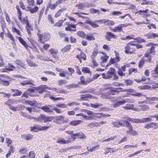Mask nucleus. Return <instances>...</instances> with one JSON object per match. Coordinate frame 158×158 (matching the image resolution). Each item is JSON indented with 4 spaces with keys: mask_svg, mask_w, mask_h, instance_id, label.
<instances>
[{
    "mask_svg": "<svg viewBox=\"0 0 158 158\" xmlns=\"http://www.w3.org/2000/svg\"><path fill=\"white\" fill-rule=\"evenodd\" d=\"M152 118H142L141 119L135 118L132 119L129 117H127L125 119H126L127 120H129L132 123H145L146 122H151L152 120L151 119Z\"/></svg>",
    "mask_w": 158,
    "mask_h": 158,
    "instance_id": "f257e3e1",
    "label": "nucleus"
},
{
    "mask_svg": "<svg viewBox=\"0 0 158 158\" xmlns=\"http://www.w3.org/2000/svg\"><path fill=\"white\" fill-rule=\"evenodd\" d=\"M37 35L38 38V41L42 43H43L44 41H47L48 40L50 37V34L46 32L43 34L37 32Z\"/></svg>",
    "mask_w": 158,
    "mask_h": 158,
    "instance_id": "f03ea898",
    "label": "nucleus"
},
{
    "mask_svg": "<svg viewBox=\"0 0 158 158\" xmlns=\"http://www.w3.org/2000/svg\"><path fill=\"white\" fill-rule=\"evenodd\" d=\"M114 88L113 87H107L104 88V90H108L107 94H102L101 96L102 98L103 99H110L111 98L110 94L114 95L118 93V92L114 89Z\"/></svg>",
    "mask_w": 158,
    "mask_h": 158,
    "instance_id": "7ed1b4c3",
    "label": "nucleus"
},
{
    "mask_svg": "<svg viewBox=\"0 0 158 158\" xmlns=\"http://www.w3.org/2000/svg\"><path fill=\"white\" fill-rule=\"evenodd\" d=\"M123 121L125 122L127 127L129 129V130L127 131V134L132 135H138V132L133 129V127L131 123L125 119L123 120Z\"/></svg>",
    "mask_w": 158,
    "mask_h": 158,
    "instance_id": "20e7f679",
    "label": "nucleus"
},
{
    "mask_svg": "<svg viewBox=\"0 0 158 158\" xmlns=\"http://www.w3.org/2000/svg\"><path fill=\"white\" fill-rule=\"evenodd\" d=\"M135 45V44L131 42H129L126 45L125 47V52L126 54H131L135 51V48L131 47V46Z\"/></svg>",
    "mask_w": 158,
    "mask_h": 158,
    "instance_id": "39448f33",
    "label": "nucleus"
},
{
    "mask_svg": "<svg viewBox=\"0 0 158 158\" xmlns=\"http://www.w3.org/2000/svg\"><path fill=\"white\" fill-rule=\"evenodd\" d=\"M54 122L58 124L67 123V121L64 119V117L62 116H59L55 117Z\"/></svg>",
    "mask_w": 158,
    "mask_h": 158,
    "instance_id": "423d86ee",
    "label": "nucleus"
},
{
    "mask_svg": "<svg viewBox=\"0 0 158 158\" xmlns=\"http://www.w3.org/2000/svg\"><path fill=\"white\" fill-rule=\"evenodd\" d=\"M123 108L126 110H132L136 111H140V109L137 108H134V105L133 104H127Z\"/></svg>",
    "mask_w": 158,
    "mask_h": 158,
    "instance_id": "0eeeda50",
    "label": "nucleus"
},
{
    "mask_svg": "<svg viewBox=\"0 0 158 158\" xmlns=\"http://www.w3.org/2000/svg\"><path fill=\"white\" fill-rule=\"evenodd\" d=\"M88 3H85L84 2H82L77 4L75 6L77 8L80 10H84L86 6H88Z\"/></svg>",
    "mask_w": 158,
    "mask_h": 158,
    "instance_id": "6e6552de",
    "label": "nucleus"
},
{
    "mask_svg": "<svg viewBox=\"0 0 158 158\" xmlns=\"http://www.w3.org/2000/svg\"><path fill=\"white\" fill-rule=\"evenodd\" d=\"M106 34V35L105 36L106 39L108 41H110L111 39L112 38H115V35L114 34L110 32H107Z\"/></svg>",
    "mask_w": 158,
    "mask_h": 158,
    "instance_id": "1a4fd4ad",
    "label": "nucleus"
},
{
    "mask_svg": "<svg viewBox=\"0 0 158 158\" xmlns=\"http://www.w3.org/2000/svg\"><path fill=\"white\" fill-rule=\"evenodd\" d=\"M152 76L154 78H158V65H156L154 70L151 71Z\"/></svg>",
    "mask_w": 158,
    "mask_h": 158,
    "instance_id": "9d476101",
    "label": "nucleus"
},
{
    "mask_svg": "<svg viewBox=\"0 0 158 158\" xmlns=\"http://www.w3.org/2000/svg\"><path fill=\"white\" fill-rule=\"evenodd\" d=\"M148 10V9H147L145 10H140L136 12H135V14H137L138 15H143V16H148V14H147V13Z\"/></svg>",
    "mask_w": 158,
    "mask_h": 158,
    "instance_id": "9b49d317",
    "label": "nucleus"
},
{
    "mask_svg": "<svg viewBox=\"0 0 158 158\" xmlns=\"http://www.w3.org/2000/svg\"><path fill=\"white\" fill-rule=\"evenodd\" d=\"M27 8L28 11H29L31 14L36 12L39 9V7L37 6L33 8H31L30 6H28Z\"/></svg>",
    "mask_w": 158,
    "mask_h": 158,
    "instance_id": "f8f14e48",
    "label": "nucleus"
},
{
    "mask_svg": "<svg viewBox=\"0 0 158 158\" xmlns=\"http://www.w3.org/2000/svg\"><path fill=\"white\" fill-rule=\"evenodd\" d=\"M114 68H110V70H109L107 73V79L110 78L114 75Z\"/></svg>",
    "mask_w": 158,
    "mask_h": 158,
    "instance_id": "ddd939ff",
    "label": "nucleus"
},
{
    "mask_svg": "<svg viewBox=\"0 0 158 158\" xmlns=\"http://www.w3.org/2000/svg\"><path fill=\"white\" fill-rule=\"evenodd\" d=\"M11 90L12 92L14 93L12 94L13 97L20 96L22 94L21 91L18 89H12Z\"/></svg>",
    "mask_w": 158,
    "mask_h": 158,
    "instance_id": "4468645a",
    "label": "nucleus"
},
{
    "mask_svg": "<svg viewBox=\"0 0 158 158\" xmlns=\"http://www.w3.org/2000/svg\"><path fill=\"white\" fill-rule=\"evenodd\" d=\"M33 135L31 134H28L22 135L21 138L22 139H26L27 140H30L32 139Z\"/></svg>",
    "mask_w": 158,
    "mask_h": 158,
    "instance_id": "2eb2a0df",
    "label": "nucleus"
},
{
    "mask_svg": "<svg viewBox=\"0 0 158 158\" xmlns=\"http://www.w3.org/2000/svg\"><path fill=\"white\" fill-rule=\"evenodd\" d=\"M36 127V129L37 130V131H45L47 130L49 128V127L46 126H42L40 125H35Z\"/></svg>",
    "mask_w": 158,
    "mask_h": 158,
    "instance_id": "dca6fc26",
    "label": "nucleus"
},
{
    "mask_svg": "<svg viewBox=\"0 0 158 158\" xmlns=\"http://www.w3.org/2000/svg\"><path fill=\"white\" fill-rule=\"evenodd\" d=\"M18 39L20 43L24 46L27 51H28L29 49L28 48V46L25 41L21 37H19Z\"/></svg>",
    "mask_w": 158,
    "mask_h": 158,
    "instance_id": "f3484780",
    "label": "nucleus"
},
{
    "mask_svg": "<svg viewBox=\"0 0 158 158\" xmlns=\"http://www.w3.org/2000/svg\"><path fill=\"white\" fill-rule=\"evenodd\" d=\"M154 48L153 46H151V48L147 50L145 55V56L146 57H148L150 53L154 55L155 54V52L154 51Z\"/></svg>",
    "mask_w": 158,
    "mask_h": 158,
    "instance_id": "a211bd4d",
    "label": "nucleus"
},
{
    "mask_svg": "<svg viewBox=\"0 0 158 158\" xmlns=\"http://www.w3.org/2000/svg\"><path fill=\"white\" fill-rule=\"evenodd\" d=\"M71 142V141L69 140H65L64 138L58 139L56 143L60 144H68Z\"/></svg>",
    "mask_w": 158,
    "mask_h": 158,
    "instance_id": "6ab92c4d",
    "label": "nucleus"
},
{
    "mask_svg": "<svg viewBox=\"0 0 158 158\" xmlns=\"http://www.w3.org/2000/svg\"><path fill=\"white\" fill-rule=\"evenodd\" d=\"M76 58L78 59L81 63V58H82L84 60H86V56L85 54L83 52H81L80 53V55H77Z\"/></svg>",
    "mask_w": 158,
    "mask_h": 158,
    "instance_id": "aec40b11",
    "label": "nucleus"
},
{
    "mask_svg": "<svg viewBox=\"0 0 158 158\" xmlns=\"http://www.w3.org/2000/svg\"><path fill=\"white\" fill-rule=\"evenodd\" d=\"M126 103V101L125 100H123L122 101L118 102L112 104L113 107L114 108H116L119 106L120 105H123Z\"/></svg>",
    "mask_w": 158,
    "mask_h": 158,
    "instance_id": "412c9836",
    "label": "nucleus"
},
{
    "mask_svg": "<svg viewBox=\"0 0 158 158\" xmlns=\"http://www.w3.org/2000/svg\"><path fill=\"white\" fill-rule=\"evenodd\" d=\"M20 84L23 86L27 85H29L33 86L35 85L34 84V83L31 82V81L28 80H27L25 81H23V82H21Z\"/></svg>",
    "mask_w": 158,
    "mask_h": 158,
    "instance_id": "4be33fe9",
    "label": "nucleus"
},
{
    "mask_svg": "<svg viewBox=\"0 0 158 158\" xmlns=\"http://www.w3.org/2000/svg\"><path fill=\"white\" fill-rule=\"evenodd\" d=\"M103 23H104L105 25L108 26H112L114 25L115 23L113 21L104 19Z\"/></svg>",
    "mask_w": 158,
    "mask_h": 158,
    "instance_id": "5701e85b",
    "label": "nucleus"
},
{
    "mask_svg": "<svg viewBox=\"0 0 158 158\" xmlns=\"http://www.w3.org/2000/svg\"><path fill=\"white\" fill-rule=\"evenodd\" d=\"M41 108L46 112L49 113L52 112V110L46 105L42 107Z\"/></svg>",
    "mask_w": 158,
    "mask_h": 158,
    "instance_id": "b1692460",
    "label": "nucleus"
},
{
    "mask_svg": "<svg viewBox=\"0 0 158 158\" xmlns=\"http://www.w3.org/2000/svg\"><path fill=\"white\" fill-rule=\"evenodd\" d=\"M66 10V9L65 8H62L59 10L56 13L55 15V18H57L58 17H59L60 15L64 11Z\"/></svg>",
    "mask_w": 158,
    "mask_h": 158,
    "instance_id": "393cba45",
    "label": "nucleus"
},
{
    "mask_svg": "<svg viewBox=\"0 0 158 158\" xmlns=\"http://www.w3.org/2000/svg\"><path fill=\"white\" fill-rule=\"evenodd\" d=\"M28 40L31 43L32 47L35 49L36 51H38V49L37 48L36 46L35 45V42L34 40L30 38H27Z\"/></svg>",
    "mask_w": 158,
    "mask_h": 158,
    "instance_id": "a878e982",
    "label": "nucleus"
},
{
    "mask_svg": "<svg viewBox=\"0 0 158 158\" xmlns=\"http://www.w3.org/2000/svg\"><path fill=\"white\" fill-rule=\"evenodd\" d=\"M9 67L6 69H4L2 70L3 72H6V70H9L10 71H13L14 69H15V67L12 65L11 64H9Z\"/></svg>",
    "mask_w": 158,
    "mask_h": 158,
    "instance_id": "bb28decb",
    "label": "nucleus"
},
{
    "mask_svg": "<svg viewBox=\"0 0 158 158\" xmlns=\"http://www.w3.org/2000/svg\"><path fill=\"white\" fill-rule=\"evenodd\" d=\"M140 108H139L141 110L145 111L149 109L148 106L146 104H143L141 105H139L138 106Z\"/></svg>",
    "mask_w": 158,
    "mask_h": 158,
    "instance_id": "cd10ccee",
    "label": "nucleus"
},
{
    "mask_svg": "<svg viewBox=\"0 0 158 158\" xmlns=\"http://www.w3.org/2000/svg\"><path fill=\"white\" fill-rule=\"evenodd\" d=\"M25 102L30 105L33 106H36L37 105V102L36 101H25Z\"/></svg>",
    "mask_w": 158,
    "mask_h": 158,
    "instance_id": "c85d7f7f",
    "label": "nucleus"
},
{
    "mask_svg": "<svg viewBox=\"0 0 158 158\" xmlns=\"http://www.w3.org/2000/svg\"><path fill=\"white\" fill-rule=\"evenodd\" d=\"M81 122V120H75L72 121L70 124L72 126H76L80 124Z\"/></svg>",
    "mask_w": 158,
    "mask_h": 158,
    "instance_id": "c756f323",
    "label": "nucleus"
},
{
    "mask_svg": "<svg viewBox=\"0 0 158 158\" xmlns=\"http://www.w3.org/2000/svg\"><path fill=\"white\" fill-rule=\"evenodd\" d=\"M56 6L55 5V3L54 4H51L50 3H49L47 5V8L46 9V10H47V9L48 8H49L51 10H54L56 8Z\"/></svg>",
    "mask_w": 158,
    "mask_h": 158,
    "instance_id": "7c9ffc66",
    "label": "nucleus"
},
{
    "mask_svg": "<svg viewBox=\"0 0 158 158\" xmlns=\"http://www.w3.org/2000/svg\"><path fill=\"white\" fill-rule=\"evenodd\" d=\"M156 37H158V35L153 33H150L147 35L148 39H153Z\"/></svg>",
    "mask_w": 158,
    "mask_h": 158,
    "instance_id": "2f4dec72",
    "label": "nucleus"
},
{
    "mask_svg": "<svg viewBox=\"0 0 158 158\" xmlns=\"http://www.w3.org/2000/svg\"><path fill=\"white\" fill-rule=\"evenodd\" d=\"M144 97H145L149 101H158V97H148L146 95H144Z\"/></svg>",
    "mask_w": 158,
    "mask_h": 158,
    "instance_id": "473e14b6",
    "label": "nucleus"
},
{
    "mask_svg": "<svg viewBox=\"0 0 158 158\" xmlns=\"http://www.w3.org/2000/svg\"><path fill=\"white\" fill-rule=\"evenodd\" d=\"M53 91H55L58 93L64 94L66 93V90L64 89H57L53 88Z\"/></svg>",
    "mask_w": 158,
    "mask_h": 158,
    "instance_id": "72a5a7b5",
    "label": "nucleus"
},
{
    "mask_svg": "<svg viewBox=\"0 0 158 158\" xmlns=\"http://www.w3.org/2000/svg\"><path fill=\"white\" fill-rule=\"evenodd\" d=\"M53 119V118L51 116H45L44 115V122L46 123L48 122H51Z\"/></svg>",
    "mask_w": 158,
    "mask_h": 158,
    "instance_id": "f704fd0d",
    "label": "nucleus"
},
{
    "mask_svg": "<svg viewBox=\"0 0 158 158\" xmlns=\"http://www.w3.org/2000/svg\"><path fill=\"white\" fill-rule=\"evenodd\" d=\"M76 134L78 138L83 139L85 137V135L82 132H80L76 133Z\"/></svg>",
    "mask_w": 158,
    "mask_h": 158,
    "instance_id": "c9c22d12",
    "label": "nucleus"
},
{
    "mask_svg": "<svg viewBox=\"0 0 158 158\" xmlns=\"http://www.w3.org/2000/svg\"><path fill=\"white\" fill-rule=\"evenodd\" d=\"M15 62L17 64L20 65L23 68H24L25 66L24 64L23 63L22 61L19 59L15 60Z\"/></svg>",
    "mask_w": 158,
    "mask_h": 158,
    "instance_id": "e433bc0d",
    "label": "nucleus"
},
{
    "mask_svg": "<svg viewBox=\"0 0 158 158\" xmlns=\"http://www.w3.org/2000/svg\"><path fill=\"white\" fill-rule=\"evenodd\" d=\"M98 65V63H97L94 59L92 60L90 63V66L93 68H94L95 67L97 66Z\"/></svg>",
    "mask_w": 158,
    "mask_h": 158,
    "instance_id": "4c0bfd02",
    "label": "nucleus"
},
{
    "mask_svg": "<svg viewBox=\"0 0 158 158\" xmlns=\"http://www.w3.org/2000/svg\"><path fill=\"white\" fill-rule=\"evenodd\" d=\"M70 47L71 45H67L61 50V51L63 53L69 50L70 49Z\"/></svg>",
    "mask_w": 158,
    "mask_h": 158,
    "instance_id": "58836bf2",
    "label": "nucleus"
},
{
    "mask_svg": "<svg viewBox=\"0 0 158 158\" xmlns=\"http://www.w3.org/2000/svg\"><path fill=\"white\" fill-rule=\"evenodd\" d=\"M111 150H112L111 148L106 147L104 149V154L105 155H106L109 153H111Z\"/></svg>",
    "mask_w": 158,
    "mask_h": 158,
    "instance_id": "ea45409f",
    "label": "nucleus"
},
{
    "mask_svg": "<svg viewBox=\"0 0 158 158\" xmlns=\"http://www.w3.org/2000/svg\"><path fill=\"white\" fill-rule=\"evenodd\" d=\"M111 31L114 32H117V31H122V28H121L119 25H118V26L115 27L113 29H112Z\"/></svg>",
    "mask_w": 158,
    "mask_h": 158,
    "instance_id": "a19ab883",
    "label": "nucleus"
},
{
    "mask_svg": "<svg viewBox=\"0 0 158 158\" xmlns=\"http://www.w3.org/2000/svg\"><path fill=\"white\" fill-rule=\"evenodd\" d=\"M90 105L91 107L94 108H96L102 106V105L101 104L96 103L95 104L91 103Z\"/></svg>",
    "mask_w": 158,
    "mask_h": 158,
    "instance_id": "79ce46f5",
    "label": "nucleus"
},
{
    "mask_svg": "<svg viewBox=\"0 0 158 158\" xmlns=\"http://www.w3.org/2000/svg\"><path fill=\"white\" fill-rule=\"evenodd\" d=\"M87 23L94 28H95L99 26L98 25L95 23L94 22H92L90 21H88Z\"/></svg>",
    "mask_w": 158,
    "mask_h": 158,
    "instance_id": "37998d69",
    "label": "nucleus"
},
{
    "mask_svg": "<svg viewBox=\"0 0 158 158\" xmlns=\"http://www.w3.org/2000/svg\"><path fill=\"white\" fill-rule=\"evenodd\" d=\"M116 138L115 136H113L112 137H111L109 138H108L107 139H105L104 140L103 139H101L100 141L101 142H103L105 141H110L111 140H112L113 139H115Z\"/></svg>",
    "mask_w": 158,
    "mask_h": 158,
    "instance_id": "c03bdc74",
    "label": "nucleus"
},
{
    "mask_svg": "<svg viewBox=\"0 0 158 158\" xmlns=\"http://www.w3.org/2000/svg\"><path fill=\"white\" fill-rule=\"evenodd\" d=\"M77 35L81 38H84L86 36V34L83 31H78L77 32Z\"/></svg>",
    "mask_w": 158,
    "mask_h": 158,
    "instance_id": "a18cd8bd",
    "label": "nucleus"
},
{
    "mask_svg": "<svg viewBox=\"0 0 158 158\" xmlns=\"http://www.w3.org/2000/svg\"><path fill=\"white\" fill-rule=\"evenodd\" d=\"M27 62L28 64L30 66L36 67L38 66L37 65L31 61V60H27Z\"/></svg>",
    "mask_w": 158,
    "mask_h": 158,
    "instance_id": "49530a36",
    "label": "nucleus"
},
{
    "mask_svg": "<svg viewBox=\"0 0 158 158\" xmlns=\"http://www.w3.org/2000/svg\"><path fill=\"white\" fill-rule=\"evenodd\" d=\"M88 127H90L91 128H92L93 127H98V122H94V123H89L88 125Z\"/></svg>",
    "mask_w": 158,
    "mask_h": 158,
    "instance_id": "de8ad7c7",
    "label": "nucleus"
},
{
    "mask_svg": "<svg viewBox=\"0 0 158 158\" xmlns=\"http://www.w3.org/2000/svg\"><path fill=\"white\" fill-rule=\"evenodd\" d=\"M108 57V56L106 55V54H104L101 57V59L103 62H105L107 61Z\"/></svg>",
    "mask_w": 158,
    "mask_h": 158,
    "instance_id": "09e8293b",
    "label": "nucleus"
},
{
    "mask_svg": "<svg viewBox=\"0 0 158 158\" xmlns=\"http://www.w3.org/2000/svg\"><path fill=\"white\" fill-rule=\"evenodd\" d=\"M98 52V50L97 49H94V50L91 56V58L92 60L94 59L95 57L97 55Z\"/></svg>",
    "mask_w": 158,
    "mask_h": 158,
    "instance_id": "8fccbe9b",
    "label": "nucleus"
},
{
    "mask_svg": "<svg viewBox=\"0 0 158 158\" xmlns=\"http://www.w3.org/2000/svg\"><path fill=\"white\" fill-rule=\"evenodd\" d=\"M82 71L84 73H87L91 74V72L90 71L89 69L87 67L83 68L82 69Z\"/></svg>",
    "mask_w": 158,
    "mask_h": 158,
    "instance_id": "3c124183",
    "label": "nucleus"
},
{
    "mask_svg": "<svg viewBox=\"0 0 158 158\" xmlns=\"http://www.w3.org/2000/svg\"><path fill=\"white\" fill-rule=\"evenodd\" d=\"M44 115L41 114L38 118H36L35 120L38 122H42L44 120Z\"/></svg>",
    "mask_w": 158,
    "mask_h": 158,
    "instance_id": "603ef678",
    "label": "nucleus"
},
{
    "mask_svg": "<svg viewBox=\"0 0 158 158\" xmlns=\"http://www.w3.org/2000/svg\"><path fill=\"white\" fill-rule=\"evenodd\" d=\"M151 88V86L149 85H145L139 87L140 89H148Z\"/></svg>",
    "mask_w": 158,
    "mask_h": 158,
    "instance_id": "864d4df0",
    "label": "nucleus"
},
{
    "mask_svg": "<svg viewBox=\"0 0 158 158\" xmlns=\"http://www.w3.org/2000/svg\"><path fill=\"white\" fill-rule=\"evenodd\" d=\"M98 146H96L93 147L92 148H91L90 147H87V148L88 151H89V152H92V151H95L96 149H98Z\"/></svg>",
    "mask_w": 158,
    "mask_h": 158,
    "instance_id": "5fc2aeb1",
    "label": "nucleus"
},
{
    "mask_svg": "<svg viewBox=\"0 0 158 158\" xmlns=\"http://www.w3.org/2000/svg\"><path fill=\"white\" fill-rule=\"evenodd\" d=\"M1 84L5 86H8L10 85V82L7 81L2 80L1 81Z\"/></svg>",
    "mask_w": 158,
    "mask_h": 158,
    "instance_id": "6e6d98bb",
    "label": "nucleus"
},
{
    "mask_svg": "<svg viewBox=\"0 0 158 158\" xmlns=\"http://www.w3.org/2000/svg\"><path fill=\"white\" fill-rule=\"evenodd\" d=\"M99 10H96L94 8H91L90 10V12L92 14H95L97 13H98V14L99 15Z\"/></svg>",
    "mask_w": 158,
    "mask_h": 158,
    "instance_id": "4d7b16f0",
    "label": "nucleus"
},
{
    "mask_svg": "<svg viewBox=\"0 0 158 158\" xmlns=\"http://www.w3.org/2000/svg\"><path fill=\"white\" fill-rule=\"evenodd\" d=\"M86 39L90 41L94 40H95V38L92 35H87L86 37Z\"/></svg>",
    "mask_w": 158,
    "mask_h": 158,
    "instance_id": "13d9d810",
    "label": "nucleus"
},
{
    "mask_svg": "<svg viewBox=\"0 0 158 158\" xmlns=\"http://www.w3.org/2000/svg\"><path fill=\"white\" fill-rule=\"evenodd\" d=\"M124 83L127 86H129L132 85L133 83V82L131 80H127L125 81Z\"/></svg>",
    "mask_w": 158,
    "mask_h": 158,
    "instance_id": "bf43d9fd",
    "label": "nucleus"
},
{
    "mask_svg": "<svg viewBox=\"0 0 158 158\" xmlns=\"http://www.w3.org/2000/svg\"><path fill=\"white\" fill-rule=\"evenodd\" d=\"M27 2L28 5V6H34L35 2L34 0H27Z\"/></svg>",
    "mask_w": 158,
    "mask_h": 158,
    "instance_id": "052dcab7",
    "label": "nucleus"
},
{
    "mask_svg": "<svg viewBox=\"0 0 158 158\" xmlns=\"http://www.w3.org/2000/svg\"><path fill=\"white\" fill-rule=\"evenodd\" d=\"M66 83V81L63 80H59L57 81V84L59 85H61L63 84Z\"/></svg>",
    "mask_w": 158,
    "mask_h": 158,
    "instance_id": "680f3d73",
    "label": "nucleus"
},
{
    "mask_svg": "<svg viewBox=\"0 0 158 158\" xmlns=\"http://www.w3.org/2000/svg\"><path fill=\"white\" fill-rule=\"evenodd\" d=\"M44 8L43 7L41 10H40V12L39 14V20H40L42 17L43 13L44 12Z\"/></svg>",
    "mask_w": 158,
    "mask_h": 158,
    "instance_id": "e2e57ef3",
    "label": "nucleus"
},
{
    "mask_svg": "<svg viewBox=\"0 0 158 158\" xmlns=\"http://www.w3.org/2000/svg\"><path fill=\"white\" fill-rule=\"evenodd\" d=\"M114 126L116 127H120L123 125V124L120 123L118 122H113L112 123Z\"/></svg>",
    "mask_w": 158,
    "mask_h": 158,
    "instance_id": "0e129e2a",
    "label": "nucleus"
},
{
    "mask_svg": "<svg viewBox=\"0 0 158 158\" xmlns=\"http://www.w3.org/2000/svg\"><path fill=\"white\" fill-rule=\"evenodd\" d=\"M63 23V20H61L59 21L57 23L55 24L54 26H58V27H60L62 25Z\"/></svg>",
    "mask_w": 158,
    "mask_h": 158,
    "instance_id": "69168bd1",
    "label": "nucleus"
},
{
    "mask_svg": "<svg viewBox=\"0 0 158 158\" xmlns=\"http://www.w3.org/2000/svg\"><path fill=\"white\" fill-rule=\"evenodd\" d=\"M56 106L59 107L61 108H66L67 107V105L64 103L57 104Z\"/></svg>",
    "mask_w": 158,
    "mask_h": 158,
    "instance_id": "338daca9",
    "label": "nucleus"
},
{
    "mask_svg": "<svg viewBox=\"0 0 158 158\" xmlns=\"http://www.w3.org/2000/svg\"><path fill=\"white\" fill-rule=\"evenodd\" d=\"M6 142L7 144V146L8 147H9L10 144L12 143V140L9 138H6Z\"/></svg>",
    "mask_w": 158,
    "mask_h": 158,
    "instance_id": "774afa93",
    "label": "nucleus"
}]
</instances>
